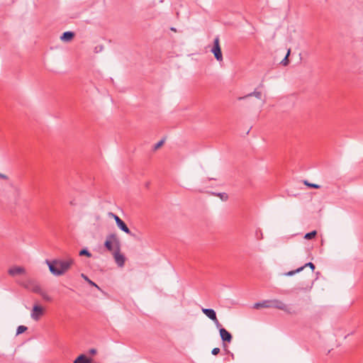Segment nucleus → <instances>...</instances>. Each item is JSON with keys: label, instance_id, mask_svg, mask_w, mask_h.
I'll return each instance as SVG.
<instances>
[{"label": "nucleus", "instance_id": "nucleus-30", "mask_svg": "<svg viewBox=\"0 0 363 363\" xmlns=\"http://www.w3.org/2000/svg\"><path fill=\"white\" fill-rule=\"evenodd\" d=\"M109 216H112L114 218V220H116V223H117V220H118V218H120L113 213H109Z\"/></svg>", "mask_w": 363, "mask_h": 363}, {"label": "nucleus", "instance_id": "nucleus-27", "mask_svg": "<svg viewBox=\"0 0 363 363\" xmlns=\"http://www.w3.org/2000/svg\"><path fill=\"white\" fill-rule=\"evenodd\" d=\"M220 352V349L218 347H215L212 350L211 354L213 355H217Z\"/></svg>", "mask_w": 363, "mask_h": 363}, {"label": "nucleus", "instance_id": "nucleus-3", "mask_svg": "<svg viewBox=\"0 0 363 363\" xmlns=\"http://www.w3.org/2000/svg\"><path fill=\"white\" fill-rule=\"evenodd\" d=\"M24 288L32 291L34 293H41V287L38 282L33 279H28L26 281L20 283Z\"/></svg>", "mask_w": 363, "mask_h": 363}, {"label": "nucleus", "instance_id": "nucleus-24", "mask_svg": "<svg viewBox=\"0 0 363 363\" xmlns=\"http://www.w3.org/2000/svg\"><path fill=\"white\" fill-rule=\"evenodd\" d=\"M304 184L311 187V188H313V189H319L320 188V186L318 184H312V183H310L308 182V181H305L304 182Z\"/></svg>", "mask_w": 363, "mask_h": 363}, {"label": "nucleus", "instance_id": "nucleus-1", "mask_svg": "<svg viewBox=\"0 0 363 363\" xmlns=\"http://www.w3.org/2000/svg\"><path fill=\"white\" fill-rule=\"evenodd\" d=\"M46 264H48L50 272L55 276H61L64 274L73 264L74 260L72 259H68L67 260L62 259H53L50 261L46 259Z\"/></svg>", "mask_w": 363, "mask_h": 363}, {"label": "nucleus", "instance_id": "nucleus-11", "mask_svg": "<svg viewBox=\"0 0 363 363\" xmlns=\"http://www.w3.org/2000/svg\"><path fill=\"white\" fill-rule=\"evenodd\" d=\"M202 312L211 320H216V313L212 308H204L201 309Z\"/></svg>", "mask_w": 363, "mask_h": 363}, {"label": "nucleus", "instance_id": "nucleus-33", "mask_svg": "<svg viewBox=\"0 0 363 363\" xmlns=\"http://www.w3.org/2000/svg\"><path fill=\"white\" fill-rule=\"evenodd\" d=\"M0 178L2 179H8V177L6 174H2V173H0Z\"/></svg>", "mask_w": 363, "mask_h": 363}, {"label": "nucleus", "instance_id": "nucleus-17", "mask_svg": "<svg viewBox=\"0 0 363 363\" xmlns=\"http://www.w3.org/2000/svg\"><path fill=\"white\" fill-rule=\"evenodd\" d=\"M313 283L311 286H307L306 287H296L291 290V291L298 292V291H309L312 289Z\"/></svg>", "mask_w": 363, "mask_h": 363}, {"label": "nucleus", "instance_id": "nucleus-5", "mask_svg": "<svg viewBox=\"0 0 363 363\" xmlns=\"http://www.w3.org/2000/svg\"><path fill=\"white\" fill-rule=\"evenodd\" d=\"M270 308H277L289 314L292 313L291 308L280 300H270Z\"/></svg>", "mask_w": 363, "mask_h": 363}, {"label": "nucleus", "instance_id": "nucleus-14", "mask_svg": "<svg viewBox=\"0 0 363 363\" xmlns=\"http://www.w3.org/2000/svg\"><path fill=\"white\" fill-rule=\"evenodd\" d=\"M250 96H255L257 99H260L261 97H262V93L261 91H257V90H255L253 92H251L244 96H240L238 97V100L239 101H241V100H245L246 99H247L248 97H250Z\"/></svg>", "mask_w": 363, "mask_h": 363}, {"label": "nucleus", "instance_id": "nucleus-34", "mask_svg": "<svg viewBox=\"0 0 363 363\" xmlns=\"http://www.w3.org/2000/svg\"><path fill=\"white\" fill-rule=\"evenodd\" d=\"M71 205H74V203L73 201H70Z\"/></svg>", "mask_w": 363, "mask_h": 363}, {"label": "nucleus", "instance_id": "nucleus-10", "mask_svg": "<svg viewBox=\"0 0 363 363\" xmlns=\"http://www.w3.org/2000/svg\"><path fill=\"white\" fill-rule=\"evenodd\" d=\"M116 225L119 228V229L121 230L122 231H123L124 233H125L131 236H134V235L132 233V232L128 228L127 225L121 218H118Z\"/></svg>", "mask_w": 363, "mask_h": 363}, {"label": "nucleus", "instance_id": "nucleus-23", "mask_svg": "<svg viewBox=\"0 0 363 363\" xmlns=\"http://www.w3.org/2000/svg\"><path fill=\"white\" fill-rule=\"evenodd\" d=\"M289 55H290V50H288L286 55L282 60V61L281 62V64H282L284 66H286V65H287L289 64V61L288 57H289Z\"/></svg>", "mask_w": 363, "mask_h": 363}, {"label": "nucleus", "instance_id": "nucleus-28", "mask_svg": "<svg viewBox=\"0 0 363 363\" xmlns=\"http://www.w3.org/2000/svg\"><path fill=\"white\" fill-rule=\"evenodd\" d=\"M216 326V328L220 330V328H223L221 324L219 323L218 318H216V320H213Z\"/></svg>", "mask_w": 363, "mask_h": 363}, {"label": "nucleus", "instance_id": "nucleus-22", "mask_svg": "<svg viewBox=\"0 0 363 363\" xmlns=\"http://www.w3.org/2000/svg\"><path fill=\"white\" fill-rule=\"evenodd\" d=\"M27 327L24 325H19L16 330V335H20L27 330Z\"/></svg>", "mask_w": 363, "mask_h": 363}, {"label": "nucleus", "instance_id": "nucleus-21", "mask_svg": "<svg viewBox=\"0 0 363 363\" xmlns=\"http://www.w3.org/2000/svg\"><path fill=\"white\" fill-rule=\"evenodd\" d=\"M303 267H304V268H306L307 267H310L311 269V272L310 273V276L313 277V271H314V269L315 268L314 264L312 263V262H308V263L305 264Z\"/></svg>", "mask_w": 363, "mask_h": 363}, {"label": "nucleus", "instance_id": "nucleus-19", "mask_svg": "<svg viewBox=\"0 0 363 363\" xmlns=\"http://www.w3.org/2000/svg\"><path fill=\"white\" fill-rule=\"evenodd\" d=\"M316 235H317V231L316 230H313V231H311L310 233H307L304 235V238L306 239V240H311V239L314 238Z\"/></svg>", "mask_w": 363, "mask_h": 363}, {"label": "nucleus", "instance_id": "nucleus-15", "mask_svg": "<svg viewBox=\"0 0 363 363\" xmlns=\"http://www.w3.org/2000/svg\"><path fill=\"white\" fill-rule=\"evenodd\" d=\"M260 307L262 308H270V300H266L263 301L262 302H258L255 303L254 308H259Z\"/></svg>", "mask_w": 363, "mask_h": 363}, {"label": "nucleus", "instance_id": "nucleus-26", "mask_svg": "<svg viewBox=\"0 0 363 363\" xmlns=\"http://www.w3.org/2000/svg\"><path fill=\"white\" fill-rule=\"evenodd\" d=\"M38 294H40L45 300L50 301V297L43 291L41 289V293H38Z\"/></svg>", "mask_w": 363, "mask_h": 363}, {"label": "nucleus", "instance_id": "nucleus-9", "mask_svg": "<svg viewBox=\"0 0 363 363\" xmlns=\"http://www.w3.org/2000/svg\"><path fill=\"white\" fill-rule=\"evenodd\" d=\"M26 272V269L23 267H13L8 270V273L11 277H15L18 274H22Z\"/></svg>", "mask_w": 363, "mask_h": 363}, {"label": "nucleus", "instance_id": "nucleus-25", "mask_svg": "<svg viewBox=\"0 0 363 363\" xmlns=\"http://www.w3.org/2000/svg\"><path fill=\"white\" fill-rule=\"evenodd\" d=\"M164 140H161L160 141H159L158 143H157L155 145H154V150H157L158 148H160L164 143Z\"/></svg>", "mask_w": 363, "mask_h": 363}, {"label": "nucleus", "instance_id": "nucleus-13", "mask_svg": "<svg viewBox=\"0 0 363 363\" xmlns=\"http://www.w3.org/2000/svg\"><path fill=\"white\" fill-rule=\"evenodd\" d=\"M91 359L87 357L84 354L79 355L74 360V363H91Z\"/></svg>", "mask_w": 363, "mask_h": 363}, {"label": "nucleus", "instance_id": "nucleus-12", "mask_svg": "<svg viewBox=\"0 0 363 363\" xmlns=\"http://www.w3.org/2000/svg\"><path fill=\"white\" fill-rule=\"evenodd\" d=\"M74 37V33L72 31H66L62 33L60 36L61 40L64 42H69Z\"/></svg>", "mask_w": 363, "mask_h": 363}, {"label": "nucleus", "instance_id": "nucleus-20", "mask_svg": "<svg viewBox=\"0 0 363 363\" xmlns=\"http://www.w3.org/2000/svg\"><path fill=\"white\" fill-rule=\"evenodd\" d=\"M79 254L80 256H86L87 257H91V252L86 248L81 250Z\"/></svg>", "mask_w": 363, "mask_h": 363}, {"label": "nucleus", "instance_id": "nucleus-18", "mask_svg": "<svg viewBox=\"0 0 363 363\" xmlns=\"http://www.w3.org/2000/svg\"><path fill=\"white\" fill-rule=\"evenodd\" d=\"M81 277L87 282L89 283V284H90L91 286H93L96 288H97L98 289L100 290V288L99 286L96 284L94 283V281H92L91 279H89V277L85 275L84 274H81Z\"/></svg>", "mask_w": 363, "mask_h": 363}, {"label": "nucleus", "instance_id": "nucleus-8", "mask_svg": "<svg viewBox=\"0 0 363 363\" xmlns=\"http://www.w3.org/2000/svg\"><path fill=\"white\" fill-rule=\"evenodd\" d=\"M220 335L223 342L230 343L232 341V335L224 328H220Z\"/></svg>", "mask_w": 363, "mask_h": 363}, {"label": "nucleus", "instance_id": "nucleus-2", "mask_svg": "<svg viewBox=\"0 0 363 363\" xmlns=\"http://www.w3.org/2000/svg\"><path fill=\"white\" fill-rule=\"evenodd\" d=\"M113 245H116V249L120 247V240L116 234L108 235L104 242L105 247L110 252L113 250Z\"/></svg>", "mask_w": 363, "mask_h": 363}, {"label": "nucleus", "instance_id": "nucleus-4", "mask_svg": "<svg viewBox=\"0 0 363 363\" xmlns=\"http://www.w3.org/2000/svg\"><path fill=\"white\" fill-rule=\"evenodd\" d=\"M211 51L218 62L223 61V55L220 46V40L218 36L214 38L213 46Z\"/></svg>", "mask_w": 363, "mask_h": 363}, {"label": "nucleus", "instance_id": "nucleus-6", "mask_svg": "<svg viewBox=\"0 0 363 363\" xmlns=\"http://www.w3.org/2000/svg\"><path fill=\"white\" fill-rule=\"evenodd\" d=\"M43 314V308L38 305H34L31 311V318L35 320H38Z\"/></svg>", "mask_w": 363, "mask_h": 363}, {"label": "nucleus", "instance_id": "nucleus-32", "mask_svg": "<svg viewBox=\"0 0 363 363\" xmlns=\"http://www.w3.org/2000/svg\"><path fill=\"white\" fill-rule=\"evenodd\" d=\"M96 352H97V351H96V349H94V348H91V349H90V350H89V353H90L91 354H96Z\"/></svg>", "mask_w": 363, "mask_h": 363}, {"label": "nucleus", "instance_id": "nucleus-7", "mask_svg": "<svg viewBox=\"0 0 363 363\" xmlns=\"http://www.w3.org/2000/svg\"><path fill=\"white\" fill-rule=\"evenodd\" d=\"M113 255L118 266L123 267L125 264V257L120 252V247L118 249H116L113 252Z\"/></svg>", "mask_w": 363, "mask_h": 363}, {"label": "nucleus", "instance_id": "nucleus-16", "mask_svg": "<svg viewBox=\"0 0 363 363\" xmlns=\"http://www.w3.org/2000/svg\"><path fill=\"white\" fill-rule=\"evenodd\" d=\"M303 269H304V267H298V269H296L295 270H291V271H289L288 272H286V273L284 274V275L286 276V277H291V276L295 275L297 273H299L300 272L303 270Z\"/></svg>", "mask_w": 363, "mask_h": 363}, {"label": "nucleus", "instance_id": "nucleus-29", "mask_svg": "<svg viewBox=\"0 0 363 363\" xmlns=\"http://www.w3.org/2000/svg\"><path fill=\"white\" fill-rule=\"evenodd\" d=\"M223 200H226L228 199V195L225 193H219L218 194Z\"/></svg>", "mask_w": 363, "mask_h": 363}, {"label": "nucleus", "instance_id": "nucleus-31", "mask_svg": "<svg viewBox=\"0 0 363 363\" xmlns=\"http://www.w3.org/2000/svg\"><path fill=\"white\" fill-rule=\"evenodd\" d=\"M102 50H103V46H102V45L96 46V47L95 48V52H101Z\"/></svg>", "mask_w": 363, "mask_h": 363}]
</instances>
